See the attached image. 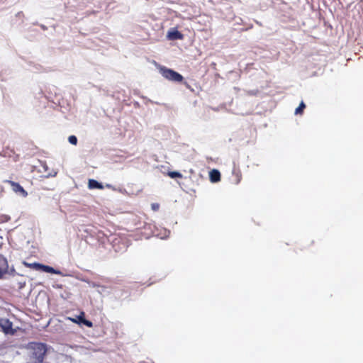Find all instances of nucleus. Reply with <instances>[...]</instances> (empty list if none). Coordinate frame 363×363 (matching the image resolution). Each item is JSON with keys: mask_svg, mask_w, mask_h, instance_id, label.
I'll return each instance as SVG.
<instances>
[{"mask_svg": "<svg viewBox=\"0 0 363 363\" xmlns=\"http://www.w3.org/2000/svg\"><path fill=\"white\" fill-rule=\"evenodd\" d=\"M13 324L9 319L0 318V328L5 334L13 335L14 330L12 328Z\"/></svg>", "mask_w": 363, "mask_h": 363, "instance_id": "4", "label": "nucleus"}, {"mask_svg": "<svg viewBox=\"0 0 363 363\" xmlns=\"http://www.w3.org/2000/svg\"><path fill=\"white\" fill-rule=\"evenodd\" d=\"M169 234H170V231L165 230L164 235V236L161 237V238H167L169 235Z\"/></svg>", "mask_w": 363, "mask_h": 363, "instance_id": "19", "label": "nucleus"}, {"mask_svg": "<svg viewBox=\"0 0 363 363\" xmlns=\"http://www.w3.org/2000/svg\"><path fill=\"white\" fill-rule=\"evenodd\" d=\"M84 232L86 233L87 234H89L91 237H94L96 235V230L91 226L86 227V228L84 229Z\"/></svg>", "mask_w": 363, "mask_h": 363, "instance_id": "13", "label": "nucleus"}, {"mask_svg": "<svg viewBox=\"0 0 363 363\" xmlns=\"http://www.w3.org/2000/svg\"><path fill=\"white\" fill-rule=\"evenodd\" d=\"M240 182V179L237 181L236 184H238Z\"/></svg>", "mask_w": 363, "mask_h": 363, "instance_id": "26", "label": "nucleus"}, {"mask_svg": "<svg viewBox=\"0 0 363 363\" xmlns=\"http://www.w3.org/2000/svg\"><path fill=\"white\" fill-rule=\"evenodd\" d=\"M68 141L70 144L76 145L77 144L78 140L75 135H72L69 136Z\"/></svg>", "mask_w": 363, "mask_h": 363, "instance_id": "15", "label": "nucleus"}, {"mask_svg": "<svg viewBox=\"0 0 363 363\" xmlns=\"http://www.w3.org/2000/svg\"><path fill=\"white\" fill-rule=\"evenodd\" d=\"M1 259L4 262V264H6V267H0V270L4 272L3 277L4 276V274H7L9 275L14 276L16 274V270L14 267H11V268H9L7 259L3 255H0V262L1 261Z\"/></svg>", "mask_w": 363, "mask_h": 363, "instance_id": "6", "label": "nucleus"}, {"mask_svg": "<svg viewBox=\"0 0 363 363\" xmlns=\"http://www.w3.org/2000/svg\"><path fill=\"white\" fill-rule=\"evenodd\" d=\"M30 350V363H43L47 352V345L42 342H30L28 345Z\"/></svg>", "mask_w": 363, "mask_h": 363, "instance_id": "1", "label": "nucleus"}, {"mask_svg": "<svg viewBox=\"0 0 363 363\" xmlns=\"http://www.w3.org/2000/svg\"><path fill=\"white\" fill-rule=\"evenodd\" d=\"M7 182L11 184V189L15 193L21 195L23 197L28 196L27 191L18 183L12 181H7Z\"/></svg>", "mask_w": 363, "mask_h": 363, "instance_id": "5", "label": "nucleus"}, {"mask_svg": "<svg viewBox=\"0 0 363 363\" xmlns=\"http://www.w3.org/2000/svg\"><path fill=\"white\" fill-rule=\"evenodd\" d=\"M159 71L164 78L169 81L180 82L184 79L183 76L179 72L164 66H160Z\"/></svg>", "mask_w": 363, "mask_h": 363, "instance_id": "2", "label": "nucleus"}, {"mask_svg": "<svg viewBox=\"0 0 363 363\" xmlns=\"http://www.w3.org/2000/svg\"><path fill=\"white\" fill-rule=\"evenodd\" d=\"M3 273L4 272L0 270V279L3 278Z\"/></svg>", "mask_w": 363, "mask_h": 363, "instance_id": "24", "label": "nucleus"}, {"mask_svg": "<svg viewBox=\"0 0 363 363\" xmlns=\"http://www.w3.org/2000/svg\"><path fill=\"white\" fill-rule=\"evenodd\" d=\"M91 286L93 287H98L99 286V284H97L96 283H94V282H92L91 284H90L89 282H88Z\"/></svg>", "mask_w": 363, "mask_h": 363, "instance_id": "20", "label": "nucleus"}, {"mask_svg": "<svg viewBox=\"0 0 363 363\" xmlns=\"http://www.w3.org/2000/svg\"><path fill=\"white\" fill-rule=\"evenodd\" d=\"M151 207L153 211H156L159 209L160 205H159V203H152Z\"/></svg>", "mask_w": 363, "mask_h": 363, "instance_id": "16", "label": "nucleus"}, {"mask_svg": "<svg viewBox=\"0 0 363 363\" xmlns=\"http://www.w3.org/2000/svg\"><path fill=\"white\" fill-rule=\"evenodd\" d=\"M41 272L52 274L53 272H55V269L52 267L43 264Z\"/></svg>", "mask_w": 363, "mask_h": 363, "instance_id": "11", "label": "nucleus"}, {"mask_svg": "<svg viewBox=\"0 0 363 363\" xmlns=\"http://www.w3.org/2000/svg\"><path fill=\"white\" fill-rule=\"evenodd\" d=\"M43 167V169H45V171L47 172L48 169V167L46 164H44Z\"/></svg>", "mask_w": 363, "mask_h": 363, "instance_id": "23", "label": "nucleus"}, {"mask_svg": "<svg viewBox=\"0 0 363 363\" xmlns=\"http://www.w3.org/2000/svg\"><path fill=\"white\" fill-rule=\"evenodd\" d=\"M168 175L172 179L182 177V174L179 172H177V171L169 172Z\"/></svg>", "mask_w": 363, "mask_h": 363, "instance_id": "14", "label": "nucleus"}, {"mask_svg": "<svg viewBox=\"0 0 363 363\" xmlns=\"http://www.w3.org/2000/svg\"><path fill=\"white\" fill-rule=\"evenodd\" d=\"M23 264L26 267H28L30 269H35L36 271L41 272L43 264L39 262H33V263H28L27 262H23Z\"/></svg>", "mask_w": 363, "mask_h": 363, "instance_id": "10", "label": "nucleus"}, {"mask_svg": "<svg viewBox=\"0 0 363 363\" xmlns=\"http://www.w3.org/2000/svg\"><path fill=\"white\" fill-rule=\"evenodd\" d=\"M52 274H60V275L62 274V272L60 270L56 269H55V272H53Z\"/></svg>", "mask_w": 363, "mask_h": 363, "instance_id": "21", "label": "nucleus"}, {"mask_svg": "<svg viewBox=\"0 0 363 363\" xmlns=\"http://www.w3.org/2000/svg\"><path fill=\"white\" fill-rule=\"evenodd\" d=\"M88 187L90 189H102L104 188L101 182L94 179H89Z\"/></svg>", "mask_w": 363, "mask_h": 363, "instance_id": "9", "label": "nucleus"}, {"mask_svg": "<svg viewBox=\"0 0 363 363\" xmlns=\"http://www.w3.org/2000/svg\"><path fill=\"white\" fill-rule=\"evenodd\" d=\"M42 28L45 30L46 28L45 26H42Z\"/></svg>", "mask_w": 363, "mask_h": 363, "instance_id": "25", "label": "nucleus"}, {"mask_svg": "<svg viewBox=\"0 0 363 363\" xmlns=\"http://www.w3.org/2000/svg\"><path fill=\"white\" fill-rule=\"evenodd\" d=\"M257 92H258V91H257V90H250V91H247V94H248L249 95L254 96V95H256Z\"/></svg>", "mask_w": 363, "mask_h": 363, "instance_id": "17", "label": "nucleus"}, {"mask_svg": "<svg viewBox=\"0 0 363 363\" xmlns=\"http://www.w3.org/2000/svg\"><path fill=\"white\" fill-rule=\"evenodd\" d=\"M57 174V172L52 170V172H48L47 177H55Z\"/></svg>", "mask_w": 363, "mask_h": 363, "instance_id": "18", "label": "nucleus"}, {"mask_svg": "<svg viewBox=\"0 0 363 363\" xmlns=\"http://www.w3.org/2000/svg\"><path fill=\"white\" fill-rule=\"evenodd\" d=\"M306 108V104H304V102L302 101L299 106L296 108L295 110V114L298 115V114H301L304 110V108Z\"/></svg>", "mask_w": 363, "mask_h": 363, "instance_id": "12", "label": "nucleus"}, {"mask_svg": "<svg viewBox=\"0 0 363 363\" xmlns=\"http://www.w3.org/2000/svg\"><path fill=\"white\" fill-rule=\"evenodd\" d=\"M167 37L170 40H182L184 38L183 34L177 28H171L167 35Z\"/></svg>", "mask_w": 363, "mask_h": 363, "instance_id": "7", "label": "nucleus"}, {"mask_svg": "<svg viewBox=\"0 0 363 363\" xmlns=\"http://www.w3.org/2000/svg\"><path fill=\"white\" fill-rule=\"evenodd\" d=\"M210 181L216 183L220 180V173L218 169H213L209 172Z\"/></svg>", "mask_w": 363, "mask_h": 363, "instance_id": "8", "label": "nucleus"}, {"mask_svg": "<svg viewBox=\"0 0 363 363\" xmlns=\"http://www.w3.org/2000/svg\"><path fill=\"white\" fill-rule=\"evenodd\" d=\"M6 267V264H4V262L1 259V261L0 262V267Z\"/></svg>", "mask_w": 363, "mask_h": 363, "instance_id": "22", "label": "nucleus"}, {"mask_svg": "<svg viewBox=\"0 0 363 363\" xmlns=\"http://www.w3.org/2000/svg\"><path fill=\"white\" fill-rule=\"evenodd\" d=\"M67 319L79 325H85L88 328H91L93 326L92 322L85 318L84 312H81V313L79 315H76L75 318L69 317Z\"/></svg>", "mask_w": 363, "mask_h": 363, "instance_id": "3", "label": "nucleus"}]
</instances>
